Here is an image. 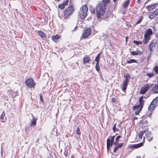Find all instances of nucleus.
Returning a JSON list of instances; mask_svg holds the SVG:
<instances>
[{
  "label": "nucleus",
  "instance_id": "obj_1",
  "mask_svg": "<svg viewBox=\"0 0 158 158\" xmlns=\"http://www.w3.org/2000/svg\"><path fill=\"white\" fill-rule=\"evenodd\" d=\"M106 4L103 2H100L96 7V12L98 19H104L108 17L105 12Z\"/></svg>",
  "mask_w": 158,
  "mask_h": 158
},
{
  "label": "nucleus",
  "instance_id": "obj_2",
  "mask_svg": "<svg viewBox=\"0 0 158 158\" xmlns=\"http://www.w3.org/2000/svg\"><path fill=\"white\" fill-rule=\"evenodd\" d=\"M139 104L136 106H134L133 107L134 113L136 115L138 114L141 110L144 104V101L143 96H141L139 98Z\"/></svg>",
  "mask_w": 158,
  "mask_h": 158
},
{
  "label": "nucleus",
  "instance_id": "obj_3",
  "mask_svg": "<svg viewBox=\"0 0 158 158\" xmlns=\"http://www.w3.org/2000/svg\"><path fill=\"white\" fill-rule=\"evenodd\" d=\"M81 9L80 11V16L81 19H83L87 15L88 8L86 5H84Z\"/></svg>",
  "mask_w": 158,
  "mask_h": 158
},
{
  "label": "nucleus",
  "instance_id": "obj_4",
  "mask_svg": "<svg viewBox=\"0 0 158 158\" xmlns=\"http://www.w3.org/2000/svg\"><path fill=\"white\" fill-rule=\"evenodd\" d=\"M73 7L72 5H69L68 8H66L65 11H64V18H67L73 13Z\"/></svg>",
  "mask_w": 158,
  "mask_h": 158
},
{
  "label": "nucleus",
  "instance_id": "obj_5",
  "mask_svg": "<svg viewBox=\"0 0 158 158\" xmlns=\"http://www.w3.org/2000/svg\"><path fill=\"white\" fill-rule=\"evenodd\" d=\"M158 106V97L154 99L149 106L148 109L150 111L154 110L156 106Z\"/></svg>",
  "mask_w": 158,
  "mask_h": 158
},
{
  "label": "nucleus",
  "instance_id": "obj_6",
  "mask_svg": "<svg viewBox=\"0 0 158 158\" xmlns=\"http://www.w3.org/2000/svg\"><path fill=\"white\" fill-rule=\"evenodd\" d=\"M25 83L28 87L30 88H34L35 85L33 79L31 78H28L26 80Z\"/></svg>",
  "mask_w": 158,
  "mask_h": 158
},
{
  "label": "nucleus",
  "instance_id": "obj_7",
  "mask_svg": "<svg viewBox=\"0 0 158 158\" xmlns=\"http://www.w3.org/2000/svg\"><path fill=\"white\" fill-rule=\"evenodd\" d=\"M153 85V84H146L141 87L140 90V93L142 94H145L148 90L149 87Z\"/></svg>",
  "mask_w": 158,
  "mask_h": 158
},
{
  "label": "nucleus",
  "instance_id": "obj_8",
  "mask_svg": "<svg viewBox=\"0 0 158 158\" xmlns=\"http://www.w3.org/2000/svg\"><path fill=\"white\" fill-rule=\"evenodd\" d=\"M91 29L89 28H87L84 31L82 37L84 39L86 38L91 34Z\"/></svg>",
  "mask_w": 158,
  "mask_h": 158
},
{
  "label": "nucleus",
  "instance_id": "obj_9",
  "mask_svg": "<svg viewBox=\"0 0 158 158\" xmlns=\"http://www.w3.org/2000/svg\"><path fill=\"white\" fill-rule=\"evenodd\" d=\"M129 80L128 79H125L123 80V84L121 86V88L123 91H124L127 89V86L129 82Z\"/></svg>",
  "mask_w": 158,
  "mask_h": 158
},
{
  "label": "nucleus",
  "instance_id": "obj_10",
  "mask_svg": "<svg viewBox=\"0 0 158 158\" xmlns=\"http://www.w3.org/2000/svg\"><path fill=\"white\" fill-rule=\"evenodd\" d=\"M157 4L155 3L148 6H147L146 7V8L147 9L148 11L152 10L157 7Z\"/></svg>",
  "mask_w": 158,
  "mask_h": 158
},
{
  "label": "nucleus",
  "instance_id": "obj_11",
  "mask_svg": "<svg viewBox=\"0 0 158 158\" xmlns=\"http://www.w3.org/2000/svg\"><path fill=\"white\" fill-rule=\"evenodd\" d=\"M156 43L153 41L151 42L150 44L148 47L150 53H151L153 52V49L156 46Z\"/></svg>",
  "mask_w": 158,
  "mask_h": 158
},
{
  "label": "nucleus",
  "instance_id": "obj_12",
  "mask_svg": "<svg viewBox=\"0 0 158 158\" xmlns=\"http://www.w3.org/2000/svg\"><path fill=\"white\" fill-rule=\"evenodd\" d=\"M114 144L115 145V146L114 148L113 152H115L118 149L121 148L123 146V143H117L116 144Z\"/></svg>",
  "mask_w": 158,
  "mask_h": 158
},
{
  "label": "nucleus",
  "instance_id": "obj_13",
  "mask_svg": "<svg viewBox=\"0 0 158 158\" xmlns=\"http://www.w3.org/2000/svg\"><path fill=\"white\" fill-rule=\"evenodd\" d=\"M153 34L152 30L149 28L145 32L144 35L150 38V36Z\"/></svg>",
  "mask_w": 158,
  "mask_h": 158
},
{
  "label": "nucleus",
  "instance_id": "obj_14",
  "mask_svg": "<svg viewBox=\"0 0 158 158\" xmlns=\"http://www.w3.org/2000/svg\"><path fill=\"white\" fill-rule=\"evenodd\" d=\"M143 145V144L142 143H139L135 144H131L130 146V148H137L140 147H142Z\"/></svg>",
  "mask_w": 158,
  "mask_h": 158
},
{
  "label": "nucleus",
  "instance_id": "obj_15",
  "mask_svg": "<svg viewBox=\"0 0 158 158\" xmlns=\"http://www.w3.org/2000/svg\"><path fill=\"white\" fill-rule=\"evenodd\" d=\"M37 120V119L33 116L32 120H31L30 125L31 127H35L36 125Z\"/></svg>",
  "mask_w": 158,
  "mask_h": 158
},
{
  "label": "nucleus",
  "instance_id": "obj_16",
  "mask_svg": "<svg viewBox=\"0 0 158 158\" xmlns=\"http://www.w3.org/2000/svg\"><path fill=\"white\" fill-rule=\"evenodd\" d=\"M52 38L54 41L57 42L59 41L60 37L58 35H52Z\"/></svg>",
  "mask_w": 158,
  "mask_h": 158
},
{
  "label": "nucleus",
  "instance_id": "obj_17",
  "mask_svg": "<svg viewBox=\"0 0 158 158\" xmlns=\"http://www.w3.org/2000/svg\"><path fill=\"white\" fill-rule=\"evenodd\" d=\"M145 135L148 140L150 141L152 140L153 139V136L150 132H148Z\"/></svg>",
  "mask_w": 158,
  "mask_h": 158
},
{
  "label": "nucleus",
  "instance_id": "obj_18",
  "mask_svg": "<svg viewBox=\"0 0 158 158\" xmlns=\"http://www.w3.org/2000/svg\"><path fill=\"white\" fill-rule=\"evenodd\" d=\"M113 144H114V143H111V142H110V139L109 138L107 139V148L108 152L110 149V146H112Z\"/></svg>",
  "mask_w": 158,
  "mask_h": 158
},
{
  "label": "nucleus",
  "instance_id": "obj_19",
  "mask_svg": "<svg viewBox=\"0 0 158 158\" xmlns=\"http://www.w3.org/2000/svg\"><path fill=\"white\" fill-rule=\"evenodd\" d=\"M69 0H66V1L63 3L58 5V7L61 9H64L65 6L67 5Z\"/></svg>",
  "mask_w": 158,
  "mask_h": 158
},
{
  "label": "nucleus",
  "instance_id": "obj_20",
  "mask_svg": "<svg viewBox=\"0 0 158 158\" xmlns=\"http://www.w3.org/2000/svg\"><path fill=\"white\" fill-rule=\"evenodd\" d=\"M152 91L154 93H158V85H155L154 86L152 89Z\"/></svg>",
  "mask_w": 158,
  "mask_h": 158
},
{
  "label": "nucleus",
  "instance_id": "obj_21",
  "mask_svg": "<svg viewBox=\"0 0 158 158\" xmlns=\"http://www.w3.org/2000/svg\"><path fill=\"white\" fill-rule=\"evenodd\" d=\"M150 39V37L144 35V39L142 42L143 44H146L148 43Z\"/></svg>",
  "mask_w": 158,
  "mask_h": 158
},
{
  "label": "nucleus",
  "instance_id": "obj_22",
  "mask_svg": "<svg viewBox=\"0 0 158 158\" xmlns=\"http://www.w3.org/2000/svg\"><path fill=\"white\" fill-rule=\"evenodd\" d=\"M90 60V58L88 56L85 57L83 58V64H85L88 63Z\"/></svg>",
  "mask_w": 158,
  "mask_h": 158
},
{
  "label": "nucleus",
  "instance_id": "obj_23",
  "mask_svg": "<svg viewBox=\"0 0 158 158\" xmlns=\"http://www.w3.org/2000/svg\"><path fill=\"white\" fill-rule=\"evenodd\" d=\"M157 16V15H156V14L154 13L153 12L151 13L149 16V17L150 19H153L155 18Z\"/></svg>",
  "mask_w": 158,
  "mask_h": 158
},
{
  "label": "nucleus",
  "instance_id": "obj_24",
  "mask_svg": "<svg viewBox=\"0 0 158 158\" xmlns=\"http://www.w3.org/2000/svg\"><path fill=\"white\" fill-rule=\"evenodd\" d=\"M129 1L127 0L123 4V7L124 8L127 7L129 5Z\"/></svg>",
  "mask_w": 158,
  "mask_h": 158
},
{
  "label": "nucleus",
  "instance_id": "obj_25",
  "mask_svg": "<svg viewBox=\"0 0 158 158\" xmlns=\"http://www.w3.org/2000/svg\"><path fill=\"white\" fill-rule=\"evenodd\" d=\"M38 34L41 38H44L46 36V35L44 33L40 31H38Z\"/></svg>",
  "mask_w": 158,
  "mask_h": 158
},
{
  "label": "nucleus",
  "instance_id": "obj_26",
  "mask_svg": "<svg viewBox=\"0 0 158 158\" xmlns=\"http://www.w3.org/2000/svg\"><path fill=\"white\" fill-rule=\"evenodd\" d=\"M5 116V114L4 113V112H3L1 114V117H0V119L1 122H5V120L4 119V117Z\"/></svg>",
  "mask_w": 158,
  "mask_h": 158
},
{
  "label": "nucleus",
  "instance_id": "obj_27",
  "mask_svg": "<svg viewBox=\"0 0 158 158\" xmlns=\"http://www.w3.org/2000/svg\"><path fill=\"white\" fill-rule=\"evenodd\" d=\"M121 138V136L120 135H118L117 136L116 139H115V141L114 142V144H116L117 143H118L119 140L120 138Z\"/></svg>",
  "mask_w": 158,
  "mask_h": 158
},
{
  "label": "nucleus",
  "instance_id": "obj_28",
  "mask_svg": "<svg viewBox=\"0 0 158 158\" xmlns=\"http://www.w3.org/2000/svg\"><path fill=\"white\" fill-rule=\"evenodd\" d=\"M136 60L135 59H131L127 61L126 62L127 63L130 64L132 63L136 62Z\"/></svg>",
  "mask_w": 158,
  "mask_h": 158
},
{
  "label": "nucleus",
  "instance_id": "obj_29",
  "mask_svg": "<svg viewBox=\"0 0 158 158\" xmlns=\"http://www.w3.org/2000/svg\"><path fill=\"white\" fill-rule=\"evenodd\" d=\"M154 75V73H147L146 74V75L150 77H152Z\"/></svg>",
  "mask_w": 158,
  "mask_h": 158
},
{
  "label": "nucleus",
  "instance_id": "obj_30",
  "mask_svg": "<svg viewBox=\"0 0 158 158\" xmlns=\"http://www.w3.org/2000/svg\"><path fill=\"white\" fill-rule=\"evenodd\" d=\"M153 70L155 71L156 73L158 74V66L156 65L153 68Z\"/></svg>",
  "mask_w": 158,
  "mask_h": 158
},
{
  "label": "nucleus",
  "instance_id": "obj_31",
  "mask_svg": "<svg viewBox=\"0 0 158 158\" xmlns=\"http://www.w3.org/2000/svg\"><path fill=\"white\" fill-rule=\"evenodd\" d=\"M131 55L133 56L138 55L139 54L138 51H132L131 52Z\"/></svg>",
  "mask_w": 158,
  "mask_h": 158
},
{
  "label": "nucleus",
  "instance_id": "obj_32",
  "mask_svg": "<svg viewBox=\"0 0 158 158\" xmlns=\"http://www.w3.org/2000/svg\"><path fill=\"white\" fill-rule=\"evenodd\" d=\"M95 68L96 70L97 71H99L100 70V68L99 65V63H96V66H95Z\"/></svg>",
  "mask_w": 158,
  "mask_h": 158
},
{
  "label": "nucleus",
  "instance_id": "obj_33",
  "mask_svg": "<svg viewBox=\"0 0 158 158\" xmlns=\"http://www.w3.org/2000/svg\"><path fill=\"white\" fill-rule=\"evenodd\" d=\"M134 43L135 44L137 45L142 44V41H138L135 40L134 41Z\"/></svg>",
  "mask_w": 158,
  "mask_h": 158
},
{
  "label": "nucleus",
  "instance_id": "obj_34",
  "mask_svg": "<svg viewBox=\"0 0 158 158\" xmlns=\"http://www.w3.org/2000/svg\"><path fill=\"white\" fill-rule=\"evenodd\" d=\"M145 132L144 131H142L139 133V137L140 139H142L143 135L144 134Z\"/></svg>",
  "mask_w": 158,
  "mask_h": 158
},
{
  "label": "nucleus",
  "instance_id": "obj_35",
  "mask_svg": "<svg viewBox=\"0 0 158 158\" xmlns=\"http://www.w3.org/2000/svg\"><path fill=\"white\" fill-rule=\"evenodd\" d=\"M76 133L77 134L80 135L81 134V131L80 130V128L79 127H77L76 128Z\"/></svg>",
  "mask_w": 158,
  "mask_h": 158
},
{
  "label": "nucleus",
  "instance_id": "obj_36",
  "mask_svg": "<svg viewBox=\"0 0 158 158\" xmlns=\"http://www.w3.org/2000/svg\"><path fill=\"white\" fill-rule=\"evenodd\" d=\"M90 10L91 13L94 14L95 13V9L93 7L90 8Z\"/></svg>",
  "mask_w": 158,
  "mask_h": 158
},
{
  "label": "nucleus",
  "instance_id": "obj_37",
  "mask_svg": "<svg viewBox=\"0 0 158 158\" xmlns=\"http://www.w3.org/2000/svg\"><path fill=\"white\" fill-rule=\"evenodd\" d=\"M114 137L115 136L111 137L110 139H109L110 142H111V143H114Z\"/></svg>",
  "mask_w": 158,
  "mask_h": 158
},
{
  "label": "nucleus",
  "instance_id": "obj_38",
  "mask_svg": "<svg viewBox=\"0 0 158 158\" xmlns=\"http://www.w3.org/2000/svg\"><path fill=\"white\" fill-rule=\"evenodd\" d=\"M142 17H141V18H139L138 20L137 21V22H136L135 25H137V24L141 22V21L142 20Z\"/></svg>",
  "mask_w": 158,
  "mask_h": 158
},
{
  "label": "nucleus",
  "instance_id": "obj_39",
  "mask_svg": "<svg viewBox=\"0 0 158 158\" xmlns=\"http://www.w3.org/2000/svg\"><path fill=\"white\" fill-rule=\"evenodd\" d=\"M8 93H9L10 96H11L12 97H13V96L12 95V93H13V92H12L11 90H9L8 91Z\"/></svg>",
  "mask_w": 158,
  "mask_h": 158
},
{
  "label": "nucleus",
  "instance_id": "obj_40",
  "mask_svg": "<svg viewBox=\"0 0 158 158\" xmlns=\"http://www.w3.org/2000/svg\"><path fill=\"white\" fill-rule=\"evenodd\" d=\"M109 1L110 0H103V2H103L106 5L109 2Z\"/></svg>",
  "mask_w": 158,
  "mask_h": 158
},
{
  "label": "nucleus",
  "instance_id": "obj_41",
  "mask_svg": "<svg viewBox=\"0 0 158 158\" xmlns=\"http://www.w3.org/2000/svg\"><path fill=\"white\" fill-rule=\"evenodd\" d=\"M153 12L154 13L156 14V15H158V8L156 9Z\"/></svg>",
  "mask_w": 158,
  "mask_h": 158
},
{
  "label": "nucleus",
  "instance_id": "obj_42",
  "mask_svg": "<svg viewBox=\"0 0 158 158\" xmlns=\"http://www.w3.org/2000/svg\"><path fill=\"white\" fill-rule=\"evenodd\" d=\"M100 58H99L98 57H96L95 59V60L97 62V63H99V60Z\"/></svg>",
  "mask_w": 158,
  "mask_h": 158
},
{
  "label": "nucleus",
  "instance_id": "obj_43",
  "mask_svg": "<svg viewBox=\"0 0 158 158\" xmlns=\"http://www.w3.org/2000/svg\"><path fill=\"white\" fill-rule=\"evenodd\" d=\"M129 74H127L126 76H124V78L125 79H128V77H129Z\"/></svg>",
  "mask_w": 158,
  "mask_h": 158
},
{
  "label": "nucleus",
  "instance_id": "obj_44",
  "mask_svg": "<svg viewBox=\"0 0 158 158\" xmlns=\"http://www.w3.org/2000/svg\"><path fill=\"white\" fill-rule=\"evenodd\" d=\"M116 124H115L114 125L113 127V130L114 132H115V129L116 128Z\"/></svg>",
  "mask_w": 158,
  "mask_h": 158
},
{
  "label": "nucleus",
  "instance_id": "obj_45",
  "mask_svg": "<svg viewBox=\"0 0 158 158\" xmlns=\"http://www.w3.org/2000/svg\"><path fill=\"white\" fill-rule=\"evenodd\" d=\"M40 100L42 102H43V99L42 98V96L41 95H40Z\"/></svg>",
  "mask_w": 158,
  "mask_h": 158
},
{
  "label": "nucleus",
  "instance_id": "obj_46",
  "mask_svg": "<svg viewBox=\"0 0 158 158\" xmlns=\"http://www.w3.org/2000/svg\"><path fill=\"white\" fill-rule=\"evenodd\" d=\"M101 53H99L96 56V57H97L98 58H100V57L101 56Z\"/></svg>",
  "mask_w": 158,
  "mask_h": 158
},
{
  "label": "nucleus",
  "instance_id": "obj_47",
  "mask_svg": "<svg viewBox=\"0 0 158 158\" xmlns=\"http://www.w3.org/2000/svg\"><path fill=\"white\" fill-rule=\"evenodd\" d=\"M112 101L114 102H115L116 101V100L115 99V98H112Z\"/></svg>",
  "mask_w": 158,
  "mask_h": 158
},
{
  "label": "nucleus",
  "instance_id": "obj_48",
  "mask_svg": "<svg viewBox=\"0 0 158 158\" xmlns=\"http://www.w3.org/2000/svg\"><path fill=\"white\" fill-rule=\"evenodd\" d=\"M157 23H158V17H157L155 19Z\"/></svg>",
  "mask_w": 158,
  "mask_h": 158
},
{
  "label": "nucleus",
  "instance_id": "obj_49",
  "mask_svg": "<svg viewBox=\"0 0 158 158\" xmlns=\"http://www.w3.org/2000/svg\"><path fill=\"white\" fill-rule=\"evenodd\" d=\"M137 2L138 3H140L141 2V0H138Z\"/></svg>",
  "mask_w": 158,
  "mask_h": 158
},
{
  "label": "nucleus",
  "instance_id": "obj_50",
  "mask_svg": "<svg viewBox=\"0 0 158 158\" xmlns=\"http://www.w3.org/2000/svg\"><path fill=\"white\" fill-rule=\"evenodd\" d=\"M135 158H141L140 156H137ZM142 158H144L143 157Z\"/></svg>",
  "mask_w": 158,
  "mask_h": 158
},
{
  "label": "nucleus",
  "instance_id": "obj_51",
  "mask_svg": "<svg viewBox=\"0 0 158 158\" xmlns=\"http://www.w3.org/2000/svg\"><path fill=\"white\" fill-rule=\"evenodd\" d=\"M156 37L158 39V33L156 35Z\"/></svg>",
  "mask_w": 158,
  "mask_h": 158
},
{
  "label": "nucleus",
  "instance_id": "obj_52",
  "mask_svg": "<svg viewBox=\"0 0 158 158\" xmlns=\"http://www.w3.org/2000/svg\"><path fill=\"white\" fill-rule=\"evenodd\" d=\"M71 158H75V157L73 156H71Z\"/></svg>",
  "mask_w": 158,
  "mask_h": 158
},
{
  "label": "nucleus",
  "instance_id": "obj_53",
  "mask_svg": "<svg viewBox=\"0 0 158 158\" xmlns=\"http://www.w3.org/2000/svg\"><path fill=\"white\" fill-rule=\"evenodd\" d=\"M56 1L57 2H59L60 1V0H56Z\"/></svg>",
  "mask_w": 158,
  "mask_h": 158
},
{
  "label": "nucleus",
  "instance_id": "obj_54",
  "mask_svg": "<svg viewBox=\"0 0 158 158\" xmlns=\"http://www.w3.org/2000/svg\"><path fill=\"white\" fill-rule=\"evenodd\" d=\"M144 122L146 123V122H147V121H144Z\"/></svg>",
  "mask_w": 158,
  "mask_h": 158
},
{
  "label": "nucleus",
  "instance_id": "obj_55",
  "mask_svg": "<svg viewBox=\"0 0 158 158\" xmlns=\"http://www.w3.org/2000/svg\"><path fill=\"white\" fill-rule=\"evenodd\" d=\"M126 41H127V37L126 38Z\"/></svg>",
  "mask_w": 158,
  "mask_h": 158
}]
</instances>
